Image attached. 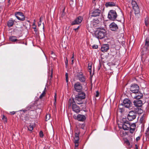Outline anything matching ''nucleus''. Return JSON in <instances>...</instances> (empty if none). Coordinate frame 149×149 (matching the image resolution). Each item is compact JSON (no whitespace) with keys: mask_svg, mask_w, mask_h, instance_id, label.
Returning <instances> with one entry per match:
<instances>
[{"mask_svg":"<svg viewBox=\"0 0 149 149\" xmlns=\"http://www.w3.org/2000/svg\"><path fill=\"white\" fill-rule=\"evenodd\" d=\"M96 29L95 31V34L97 38L101 39L106 36V31L105 29L100 28H96Z\"/></svg>","mask_w":149,"mask_h":149,"instance_id":"1","label":"nucleus"},{"mask_svg":"<svg viewBox=\"0 0 149 149\" xmlns=\"http://www.w3.org/2000/svg\"><path fill=\"white\" fill-rule=\"evenodd\" d=\"M68 106L69 107H71L73 111L76 113H78L80 111L79 107L76 104L73 99H69Z\"/></svg>","mask_w":149,"mask_h":149,"instance_id":"2","label":"nucleus"},{"mask_svg":"<svg viewBox=\"0 0 149 149\" xmlns=\"http://www.w3.org/2000/svg\"><path fill=\"white\" fill-rule=\"evenodd\" d=\"M149 50V38H147L145 40L144 45L142 46L141 52H143V55L147 53Z\"/></svg>","mask_w":149,"mask_h":149,"instance_id":"3","label":"nucleus"},{"mask_svg":"<svg viewBox=\"0 0 149 149\" xmlns=\"http://www.w3.org/2000/svg\"><path fill=\"white\" fill-rule=\"evenodd\" d=\"M80 134V132L78 129H77L75 131V135L74 138L75 146L76 147H78L79 146V135Z\"/></svg>","mask_w":149,"mask_h":149,"instance_id":"4","label":"nucleus"},{"mask_svg":"<svg viewBox=\"0 0 149 149\" xmlns=\"http://www.w3.org/2000/svg\"><path fill=\"white\" fill-rule=\"evenodd\" d=\"M117 16V14L115 10H111L109 12L108 17L111 20H114L116 18Z\"/></svg>","mask_w":149,"mask_h":149,"instance_id":"5","label":"nucleus"},{"mask_svg":"<svg viewBox=\"0 0 149 149\" xmlns=\"http://www.w3.org/2000/svg\"><path fill=\"white\" fill-rule=\"evenodd\" d=\"M15 15L17 19L20 21H23L25 19V17L23 13L21 12H16Z\"/></svg>","mask_w":149,"mask_h":149,"instance_id":"6","label":"nucleus"},{"mask_svg":"<svg viewBox=\"0 0 149 149\" xmlns=\"http://www.w3.org/2000/svg\"><path fill=\"white\" fill-rule=\"evenodd\" d=\"M125 120L126 118H123V121H124V122L122 124V127H122L123 129L124 130H130V123H128V121H125Z\"/></svg>","mask_w":149,"mask_h":149,"instance_id":"7","label":"nucleus"},{"mask_svg":"<svg viewBox=\"0 0 149 149\" xmlns=\"http://www.w3.org/2000/svg\"><path fill=\"white\" fill-rule=\"evenodd\" d=\"M136 113L134 111H130L128 115L127 118L129 120L132 121L135 119L136 118Z\"/></svg>","mask_w":149,"mask_h":149,"instance_id":"8","label":"nucleus"},{"mask_svg":"<svg viewBox=\"0 0 149 149\" xmlns=\"http://www.w3.org/2000/svg\"><path fill=\"white\" fill-rule=\"evenodd\" d=\"M132 4L135 14H138L139 12V10L137 3L135 1H132Z\"/></svg>","mask_w":149,"mask_h":149,"instance_id":"9","label":"nucleus"},{"mask_svg":"<svg viewBox=\"0 0 149 149\" xmlns=\"http://www.w3.org/2000/svg\"><path fill=\"white\" fill-rule=\"evenodd\" d=\"M83 19V17L82 16H79L72 22L71 25L79 24L81 22Z\"/></svg>","mask_w":149,"mask_h":149,"instance_id":"10","label":"nucleus"},{"mask_svg":"<svg viewBox=\"0 0 149 149\" xmlns=\"http://www.w3.org/2000/svg\"><path fill=\"white\" fill-rule=\"evenodd\" d=\"M130 89L132 93L134 94L138 92L139 90V87L136 84H133L131 86Z\"/></svg>","mask_w":149,"mask_h":149,"instance_id":"11","label":"nucleus"},{"mask_svg":"<svg viewBox=\"0 0 149 149\" xmlns=\"http://www.w3.org/2000/svg\"><path fill=\"white\" fill-rule=\"evenodd\" d=\"M77 77L81 82H84L86 80L85 77L82 72L78 73L77 74Z\"/></svg>","mask_w":149,"mask_h":149,"instance_id":"12","label":"nucleus"},{"mask_svg":"<svg viewBox=\"0 0 149 149\" xmlns=\"http://www.w3.org/2000/svg\"><path fill=\"white\" fill-rule=\"evenodd\" d=\"M93 65V63L92 62H89L88 63V71L90 72V80L91 82V88L92 89V76L93 75V74H92V65Z\"/></svg>","mask_w":149,"mask_h":149,"instance_id":"13","label":"nucleus"},{"mask_svg":"<svg viewBox=\"0 0 149 149\" xmlns=\"http://www.w3.org/2000/svg\"><path fill=\"white\" fill-rule=\"evenodd\" d=\"M123 104L124 106L127 108H130L132 104L131 102L128 99H124L123 101Z\"/></svg>","mask_w":149,"mask_h":149,"instance_id":"14","label":"nucleus"},{"mask_svg":"<svg viewBox=\"0 0 149 149\" xmlns=\"http://www.w3.org/2000/svg\"><path fill=\"white\" fill-rule=\"evenodd\" d=\"M74 87L75 90L78 92H80L82 88L81 84L79 82H77L74 84Z\"/></svg>","mask_w":149,"mask_h":149,"instance_id":"15","label":"nucleus"},{"mask_svg":"<svg viewBox=\"0 0 149 149\" xmlns=\"http://www.w3.org/2000/svg\"><path fill=\"white\" fill-rule=\"evenodd\" d=\"M101 19L99 17L94 18V26H99L101 25Z\"/></svg>","mask_w":149,"mask_h":149,"instance_id":"16","label":"nucleus"},{"mask_svg":"<svg viewBox=\"0 0 149 149\" xmlns=\"http://www.w3.org/2000/svg\"><path fill=\"white\" fill-rule=\"evenodd\" d=\"M84 99V98H82V97H79L76 95L74 101L78 104H81L83 103Z\"/></svg>","mask_w":149,"mask_h":149,"instance_id":"17","label":"nucleus"},{"mask_svg":"<svg viewBox=\"0 0 149 149\" xmlns=\"http://www.w3.org/2000/svg\"><path fill=\"white\" fill-rule=\"evenodd\" d=\"M110 29L113 31H115L118 29L117 25L114 22H112L109 25Z\"/></svg>","mask_w":149,"mask_h":149,"instance_id":"18","label":"nucleus"},{"mask_svg":"<svg viewBox=\"0 0 149 149\" xmlns=\"http://www.w3.org/2000/svg\"><path fill=\"white\" fill-rule=\"evenodd\" d=\"M109 49V46L108 44L103 45L101 47V50L103 52H106Z\"/></svg>","mask_w":149,"mask_h":149,"instance_id":"19","label":"nucleus"},{"mask_svg":"<svg viewBox=\"0 0 149 149\" xmlns=\"http://www.w3.org/2000/svg\"><path fill=\"white\" fill-rule=\"evenodd\" d=\"M86 119V117L84 115L79 114L77 119L79 121H84Z\"/></svg>","mask_w":149,"mask_h":149,"instance_id":"20","label":"nucleus"},{"mask_svg":"<svg viewBox=\"0 0 149 149\" xmlns=\"http://www.w3.org/2000/svg\"><path fill=\"white\" fill-rule=\"evenodd\" d=\"M134 105L137 107H141L142 104V102L141 100H136L134 101Z\"/></svg>","mask_w":149,"mask_h":149,"instance_id":"21","label":"nucleus"},{"mask_svg":"<svg viewBox=\"0 0 149 149\" xmlns=\"http://www.w3.org/2000/svg\"><path fill=\"white\" fill-rule=\"evenodd\" d=\"M135 95L134 97V98L140 99L143 97V94L139 91H138V92L134 93Z\"/></svg>","mask_w":149,"mask_h":149,"instance_id":"22","label":"nucleus"},{"mask_svg":"<svg viewBox=\"0 0 149 149\" xmlns=\"http://www.w3.org/2000/svg\"><path fill=\"white\" fill-rule=\"evenodd\" d=\"M130 132L131 133H132L135 131L136 125L135 123L132 124L130 123Z\"/></svg>","mask_w":149,"mask_h":149,"instance_id":"23","label":"nucleus"},{"mask_svg":"<svg viewBox=\"0 0 149 149\" xmlns=\"http://www.w3.org/2000/svg\"><path fill=\"white\" fill-rule=\"evenodd\" d=\"M91 23L90 24H88V26L87 27V28L88 31L91 33H92L93 31V22L92 21H91Z\"/></svg>","mask_w":149,"mask_h":149,"instance_id":"24","label":"nucleus"},{"mask_svg":"<svg viewBox=\"0 0 149 149\" xmlns=\"http://www.w3.org/2000/svg\"><path fill=\"white\" fill-rule=\"evenodd\" d=\"M100 12L101 11L98 9H97L94 11V18L99 16Z\"/></svg>","mask_w":149,"mask_h":149,"instance_id":"25","label":"nucleus"},{"mask_svg":"<svg viewBox=\"0 0 149 149\" xmlns=\"http://www.w3.org/2000/svg\"><path fill=\"white\" fill-rule=\"evenodd\" d=\"M15 21L13 20L12 18L10 19L8 22L7 26L8 27H11L14 24Z\"/></svg>","mask_w":149,"mask_h":149,"instance_id":"26","label":"nucleus"},{"mask_svg":"<svg viewBox=\"0 0 149 149\" xmlns=\"http://www.w3.org/2000/svg\"><path fill=\"white\" fill-rule=\"evenodd\" d=\"M115 5V3L114 2H109L106 3H105V6L107 7L114 6Z\"/></svg>","mask_w":149,"mask_h":149,"instance_id":"27","label":"nucleus"},{"mask_svg":"<svg viewBox=\"0 0 149 149\" xmlns=\"http://www.w3.org/2000/svg\"><path fill=\"white\" fill-rule=\"evenodd\" d=\"M93 16V8H91L90 9L88 19H90Z\"/></svg>","mask_w":149,"mask_h":149,"instance_id":"28","label":"nucleus"},{"mask_svg":"<svg viewBox=\"0 0 149 149\" xmlns=\"http://www.w3.org/2000/svg\"><path fill=\"white\" fill-rule=\"evenodd\" d=\"M76 96L79 97H82V98L85 99V94L84 92H82L79 93L78 95H76Z\"/></svg>","mask_w":149,"mask_h":149,"instance_id":"29","label":"nucleus"},{"mask_svg":"<svg viewBox=\"0 0 149 149\" xmlns=\"http://www.w3.org/2000/svg\"><path fill=\"white\" fill-rule=\"evenodd\" d=\"M46 91V88H45L42 94L40 95L39 97V98L41 99L43 97H44L46 94L45 92Z\"/></svg>","mask_w":149,"mask_h":149,"instance_id":"30","label":"nucleus"},{"mask_svg":"<svg viewBox=\"0 0 149 149\" xmlns=\"http://www.w3.org/2000/svg\"><path fill=\"white\" fill-rule=\"evenodd\" d=\"M16 37L14 36H12L10 37V40L12 42H15L17 40V39L16 38Z\"/></svg>","mask_w":149,"mask_h":149,"instance_id":"31","label":"nucleus"},{"mask_svg":"<svg viewBox=\"0 0 149 149\" xmlns=\"http://www.w3.org/2000/svg\"><path fill=\"white\" fill-rule=\"evenodd\" d=\"M51 117V115L49 114H47L46 116V121H47L49 120Z\"/></svg>","mask_w":149,"mask_h":149,"instance_id":"32","label":"nucleus"},{"mask_svg":"<svg viewBox=\"0 0 149 149\" xmlns=\"http://www.w3.org/2000/svg\"><path fill=\"white\" fill-rule=\"evenodd\" d=\"M145 23L146 26H148V19L147 17H146L145 19Z\"/></svg>","mask_w":149,"mask_h":149,"instance_id":"33","label":"nucleus"},{"mask_svg":"<svg viewBox=\"0 0 149 149\" xmlns=\"http://www.w3.org/2000/svg\"><path fill=\"white\" fill-rule=\"evenodd\" d=\"M28 129L29 130L31 131L33 130V127L32 125H30L28 127Z\"/></svg>","mask_w":149,"mask_h":149,"instance_id":"34","label":"nucleus"},{"mask_svg":"<svg viewBox=\"0 0 149 149\" xmlns=\"http://www.w3.org/2000/svg\"><path fill=\"white\" fill-rule=\"evenodd\" d=\"M100 95V93L98 91H95V95L96 97H99Z\"/></svg>","mask_w":149,"mask_h":149,"instance_id":"35","label":"nucleus"},{"mask_svg":"<svg viewBox=\"0 0 149 149\" xmlns=\"http://www.w3.org/2000/svg\"><path fill=\"white\" fill-rule=\"evenodd\" d=\"M65 80L66 82H68V74L67 73H66L65 74Z\"/></svg>","mask_w":149,"mask_h":149,"instance_id":"36","label":"nucleus"},{"mask_svg":"<svg viewBox=\"0 0 149 149\" xmlns=\"http://www.w3.org/2000/svg\"><path fill=\"white\" fill-rule=\"evenodd\" d=\"M71 64H73L74 63V53L73 54L72 56L71 57Z\"/></svg>","mask_w":149,"mask_h":149,"instance_id":"37","label":"nucleus"},{"mask_svg":"<svg viewBox=\"0 0 149 149\" xmlns=\"http://www.w3.org/2000/svg\"><path fill=\"white\" fill-rule=\"evenodd\" d=\"M40 136L41 138H42L43 137L44 134L43 132L42 131H40L39 133Z\"/></svg>","mask_w":149,"mask_h":149,"instance_id":"38","label":"nucleus"},{"mask_svg":"<svg viewBox=\"0 0 149 149\" xmlns=\"http://www.w3.org/2000/svg\"><path fill=\"white\" fill-rule=\"evenodd\" d=\"M33 29H34V31L36 33L38 32V30L36 29V26L35 25V26L33 27Z\"/></svg>","mask_w":149,"mask_h":149,"instance_id":"39","label":"nucleus"},{"mask_svg":"<svg viewBox=\"0 0 149 149\" xmlns=\"http://www.w3.org/2000/svg\"><path fill=\"white\" fill-rule=\"evenodd\" d=\"M145 134L146 135H148L149 134V126L147 129Z\"/></svg>","mask_w":149,"mask_h":149,"instance_id":"40","label":"nucleus"},{"mask_svg":"<svg viewBox=\"0 0 149 149\" xmlns=\"http://www.w3.org/2000/svg\"><path fill=\"white\" fill-rule=\"evenodd\" d=\"M65 64L66 67L68 66V61L67 58H66L65 61Z\"/></svg>","mask_w":149,"mask_h":149,"instance_id":"41","label":"nucleus"},{"mask_svg":"<svg viewBox=\"0 0 149 149\" xmlns=\"http://www.w3.org/2000/svg\"><path fill=\"white\" fill-rule=\"evenodd\" d=\"M125 142L128 145H129L130 144V143L129 141L127 140H125Z\"/></svg>","mask_w":149,"mask_h":149,"instance_id":"42","label":"nucleus"},{"mask_svg":"<svg viewBox=\"0 0 149 149\" xmlns=\"http://www.w3.org/2000/svg\"><path fill=\"white\" fill-rule=\"evenodd\" d=\"M10 113L11 115H14L15 113V112L14 111L10 112Z\"/></svg>","mask_w":149,"mask_h":149,"instance_id":"43","label":"nucleus"},{"mask_svg":"<svg viewBox=\"0 0 149 149\" xmlns=\"http://www.w3.org/2000/svg\"><path fill=\"white\" fill-rule=\"evenodd\" d=\"M41 22L39 21V22H38V26H40L41 25Z\"/></svg>","mask_w":149,"mask_h":149,"instance_id":"44","label":"nucleus"},{"mask_svg":"<svg viewBox=\"0 0 149 149\" xmlns=\"http://www.w3.org/2000/svg\"><path fill=\"white\" fill-rule=\"evenodd\" d=\"M17 43H24L22 41H18L17 42Z\"/></svg>","mask_w":149,"mask_h":149,"instance_id":"45","label":"nucleus"},{"mask_svg":"<svg viewBox=\"0 0 149 149\" xmlns=\"http://www.w3.org/2000/svg\"><path fill=\"white\" fill-rule=\"evenodd\" d=\"M140 139V137L139 136H138L136 138V140L137 141H139Z\"/></svg>","mask_w":149,"mask_h":149,"instance_id":"46","label":"nucleus"},{"mask_svg":"<svg viewBox=\"0 0 149 149\" xmlns=\"http://www.w3.org/2000/svg\"><path fill=\"white\" fill-rule=\"evenodd\" d=\"M79 26H78L77 28H75L74 29V30L76 31L79 28Z\"/></svg>","mask_w":149,"mask_h":149,"instance_id":"47","label":"nucleus"},{"mask_svg":"<svg viewBox=\"0 0 149 149\" xmlns=\"http://www.w3.org/2000/svg\"><path fill=\"white\" fill-rule=\"evenodd\" d=\"M98 47L97 45H94V48L95 49H97Z\"/></svg>","mask_w":149,"mask_h":149,"instance_id":"48","label":"nucleus"},{"mask_svg":"<svg viewBox=\"0 0 149 149\" xmlns=\"http://www.w3.org/2000/svg\"><path fill=\"white\" fill-rule=\"evenodd\" d=\"M43 19V17L42 16H41V17L40 18L39 21L41 22V19Z\"/></svg>","mask_w":149,"mask_h":149,"instance_id":"49","label":"nucleus"},{"mask_svg":"<svg viewBox=\"0 0 149 149\" xmlns=\"http://www.w3.org/2000/svg\"><path fill=\"white\" fill-rule=\"evenodd\" d=\"M50 76L51 77V78H52V70L51 72V74L50 75Z\"/></svg>","mask_w":149,"mask_h":149,"instance_id":"50","label":"nucleus"},{"mask_svg":"<svg viewBox=\"0 0 149 149\" xmlns=\"http://www.w3.org/2000/svg\"><path fill=\"white\" fill-rule=\"evenodd\" d=\"M56 94L55 93V95L54 96V99H55V102L56 101Z\"/></svg>","mask_w":149,"mask_h":149,"instance_id":"51","label":"nucleus"},{"mask_svg":"<svg viewBox=\"0 0 149 149\" xmlns=\"http://www.w3.org/2000/svg\"><path fill=\"white\" fill-rule=\"evenodd\" d=\"M3 118H5L6 119V118L5 116L3 115V117L2 118V119H3Z\"/></svg>","mask_w":149,"mask_h":149,"instance_id":"52","label":"nucleus"},{"mask_svg":"<svg viewBox=\"0 0 149 149\" xmlns=\"http://www.w3.org/2000/svg\"><path fill=\"white\" fill-rule=\"evenodd\" d=\"M135 149H138V147L136 145H135Z\"/></svg>","mask_w":149,"mask_h":149,"instance_id":"53","label":"nucleus"},{"mask_svg":"<svg viewBox=\"0 0 149 149\" xmlns=\"http://www.w3.org/2000/svg\"><path fill=\"white\" fill-rule=\"evenodd\" d=\"M109 116H110V114H108V117H107V119L109 118Z\"/></svg>","mask_w":149,"mask_h":149,"instance_id":"54","label":"nucleus"},{"mask_svg":"<svg viewBox=\"0 0 149 149\" xmlns=\"http://www.w3.org/2000/svg\"><path fill=\"white\" fill-rule=\"evenodd\" d=\"M35 23L34 22L33 23V26H35Z\"/></svg>","mask_w":149,"mask_h":149,"instance_id":"55","label":"nucleus"},{"mask_svg":"<svg viewBox=\"0 0 149 149\" xmlns=\"http://www.w3.org/2000/svg\"><path fill=\"white\" fill-rule=\"evenodd\" d=\"M64 16V15H61V16L62 17H63V16Z\"/></svg>","mask_w":149,"mask_h":149,"instance_id":"56","label":"nucleus"},{"mask_svg":"<svg viewBox=\"0 0 149 149\" xmlns=\"http://www.w3.org/2000/svg\"><path fill=\"white\" fill-rule=\"evenodd\" d=\"M83 125V126H84V125H83H83Z\"/></svg>","mask_w":149,"mask_h":149,"instance_id":"57","label":"nucleus"},{"mask_svg":"<svg viewBox=\"0 0 149 149\" xmlns=\"http://www.w3.org/2000/svg\"><path fill=\"white\" fill-rule=\"evenodd\" d=\"M82 128L83 129L84 128H83V127H82Z\"/></svg>","mask_w":149,"mask_h":149,"instance_id":"58","label":"nucleus"}]
</instances>
